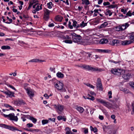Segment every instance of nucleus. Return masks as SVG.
<instances>
[{
	"label": "nucleus",
	"instance_id": "50",
	"mask_svg": "<svg viewBox=\"0 0 134 134\" xmlns=\"http://www.w3.org/2000/svg\"><path fill=\"white\" fill-rule=\"evenodd\" d=\"M108 94L109 95V98H112V96H111L112 94V92L111 91H109L108 92Z\"/></svg>",
	"mask_w": 134,
	"mask_h": 134
},
{
	"label": "nucleus",
	"instance_id": "63",
	"mask_svg": "<svg viewBox=\"0 0 134 134\" xmlns=\"http://www.w3.org/2000/svg\"><path fill=\"white\" fill-rule=\"evenodd\" d=\"M98 4H100L103 2V0H98Z\"/></svg>",
	"mask_w": 134,
	"mask_h": 134
},
{
	"label": "nucleus",
	"instance_id": "14",
	"mask_svg": "<svg viewBox=\"0 0 134 134\" xmlns=\"http://www.w3.org/2000/svg\"><path fill=\"white\" fill-rule=\"evenodd\" d=\"M8 129H9L13 131H15L16 130L21 131V130H20L18 129L16 127H14L13 126H10L8 125Z\"/></svg>",
	"mask_w": 134,
	"mask_h": 134
},
{
	"label": "nucleus",
	"instance_id": "10",
	"mask_svg": "<svg viewBox=\"0 0 134 134\" xmlns=\"http://www.w3.org/2000/svg\"><path fill=\"white\" fill-rule=\"evenodd\" d=\"M55 87L58 90H61L63 88L64 85L63 83L58 81L54 84Z\"/></svg>",
	"mask_w": 134,
	"mask_h": 134
},
{
	"label": "nucleus",
	"instance_id": "47",
	"mask_svg": "<svg viewBox=\"0 0 134 134\" xmlns=\"http://www.w3.org/2000/svg\"><path fill=\"white\" fill-rule=\"evenodd\" d=\"M33 125L32 123H28L27 124V126L29 128L32 127Z\"/></svg>",
	"mask_w": 134,
	"mask_h": 134
},
{
	"label": "nucleus",
	"instance_id": "7",
	"mask_svg": "<svg viewBox=\"0 0 134 134\" xmlns=\"http://www.w3.org/2000/svg\"><path fill=\"white\" fill-rule=\"evenodd\" d=\"M6 118H9L11 120H14L15 121H17L18 120V118L17 116H15L14 114V113L10 114L9 115H5L4 114H2Z\"/></svg>",
	"mask_w": 134,
	"mask_h": 134
},
{
	"label": "nucleus",
	"instance_id": "56",
	"mask_svg": "<svg viewBox=\"0 0 134 134\" xmlns=\"http://www.w3.org/2000/svg\"><path fill=\"white\" fill-rule=\"evenodd\" d=\"M102 83L101 80L99 79H98L97 80V84Z\"/></svg>",
	"mask_w": 134,
	"mask_h": 134
},
{
	"label": "nucleus",
	"instance_id": "1",
	"mask_svg": "<svg viewBox=\"0 0 134 134\" xmlns=\"http://www.w3.org/2000/svg\"><path fill=\"white\" fill-rule=\"evenodd\" d=\"M27 84L24 85V88L25 90L31 99L34 96L35 91L31 89L30 87H26Z\"/></svg>",
	"mask_w": 134,
	"mask_h": 134
},
{
	"label": "nucleus",
	"instance_id": "51",
	"mask_svg": "<svg viewBox=\"0 0 134 134\" xmlns=\"http://www.w3.org/2000/svg\"><path fill=\"white\" fill-rule=\"evenodd\" d=\"M102 111L103 112V113L104 114H105V115H107L108 114V113L107 112V111L106 110H105V109H102Z\"/></svg>",
	"mask_w": 134,
	"mask_h": 134
},
{
	"label": "nucleus",
	"instance_id": "60",
	"mask_svg": "<svg viewBox=\"0 0 134 134\" xmlns=\"http://www.w3.org/2000/svg\"><path fill=\"white\" fill-rule=\"evenodd\" d=\"M94 133H96L98 131V129L96 127L94 128V130L93 131Z\"/></svg>",
	"mask_w": 134,
	"mask_h": 134
},
{
	"label": "nucleus",
	"instance_id": "42",
	"mask_svg": "<svg viewBox=\"0 0 134 134\" xmlns=\"http://www.w3.org/2000/svg\"><path fill=\"white\" fill-rule=\"evenodd\" d=\"M86 85L87 86L89 87L90 88H92L94 89L95 87L93 85H92L90 83H87V84H86Z\"/></svg>",
	"mask_w": 134,
	"mask_h": 134
},
{
	"label": "nucleus",
	"instance_id": "58",
	"mask_svg": "<svg viewBox=\"0 0 134 134\" xmlns=\"http://www.w3.org/2000/svg\"><path fill=\"white\" fill-rule=\"evenodd\" d=\"M19 43H20V44H26L23 41H18Z\"/></svg>",
	"mask_w": 134,
	"mask_h": 134
},
{
	"label": "nucleus",
	"instance_id": "41",
	"mask_svg": "<svg viewBox=\"0 0 134 134\" xmlns=\"http://www.w3.org/2000/svg\"><path fill=\"white\" fill-rule=\"evenodd\" d=\"M26 115H22V116L21 117V119L23 120V121H26V119L25 118L26 117Z\"/></svg>",
	"mask_w": 134,
	"mask_h": 134
},
{
	"label": "nucleus",
	"instance_id": "16",
	"mask_svg": "<svg viewBox=\"0 0 134 134\" xmlns=\"http://www.w3.org/2000/svg\"><path fill=\"white\" fill-rule=\"evenodd\" d=\"M4 93L8 95L9 97H11L14 96V93L9 91H8L6 92H4Z\"/></svg>",
	"mask_w": 134,
	"mask_h": 134
},
{
	"label": "nucleus",
	"instance_id": "34",
	"mask_svg": "<svg viewBox=\"0 0 134 134\" xmlns=\"http://www.w3.org/2000/svg\"><path fill=\"white\" fill-rule=\"evenodd\" d=\"M132 111L131 114L132 115H134V101L132 103Z\"/></svg>",
	"mask_w": 134,
	"mask_h": 134
},
{
	"label": "nucleus",
	"instance_id": "25",
	"mask_svg": "<svg viewBox=\"0 0 134 134\" xmlns=\"http://www.w3.org/2000/svg\"><path fill=\"white\" fill-rule=\"evenodd\" d=\"M1 48L3 50L9 49L10 48V47L8 46H3L1 47Z\"/></svg>",
	"mask_w": 134,
	"mask_h": 134
},
{
	"label": "nucleus",
	"instance_id": "21",
	"mask_svg": "<svg viewBox=\"0 0 134 134\" xmlns=\"http://www.w3.org/2000/svg\"><path fill=\"white\" fill-rule=\"evenodd\" d=\"M56 75L58 77L60 78H63L64 77V75L60 72H58L57 73Z\"/></svg>",
	"mask_w": 134,
	"mask_h": 134
},
{
	"label": "nucleus",
	"instance_id": "20",
	"mask_svg": "<svg viewBox=\"0 0 134 134\" xmlns=\"http://www.w3.org/2000/svg\"><path fill=\"white\" fill-rule=\"evenodd\" d=\"M44 61L43 60H40L39 59H33L30 60H29V62H43Z\"/></svg>",
	"mask_w": 134,
	"mask_h": 134
},
{
	"label": "nucleus",
	"instance_id": "44",
	"mask_svg": "<svg viewBox=\"0 0 134 134\" xmlns=\"http://www.w3.org/2000/svg\"><path fill=\"white\" fill-rule=\"evenodd\" d=\"M6 85L8 87H10L11 88H12V89H13L14 90H15V91H16V89L12 86L10 85L9 84H7Z\"/></svg>",
	"mask_w": 134,
	"mask_h": 134
},
{
	"label": "nucleus",
	"instance_id": "18",
	"mask_svg": "<svg viewBox=\"0 0 134 134\" xmlns=\"http://www.w3.org/2000/svg\"><path fill=\"white\" fill-rule=\"evenodd\" d=\"M108 42V40L105 38H103L101 39L99 41V43L100 44H106Z\"/></svg>",
	"mask_w": 134,
	"mask_h": 134
},
{
	"label": "nucleus",
	"instance_id": "64",
	"mask_svg": "<svg viewBox=\"0 0 134 134\" xmlns=\"http://www.w3.org/2000/svg\"><path fill=\"white\" fill-rule=\"evenodd\" d=\"M71 37L68 35H66L65 37V39L70 40L71 39Z\"/></svg>",
	"mask_w": 134,
	"mask_h": 134
},
{
	"label": "nucleus",
	"instance_id": "39",
	"mask_svg": "<svg viewBox=\"0 0 134 134\" xmlns=\"http://www.w3.org/2000/svg\"><path fill=\"white\" fill-rule=\"evenodd\" d=\"M88 95L89 97H88L87 98V99H90V100H94V98L93 97L91 96L89 94H88Z\"/></svg>",
	"mask_w": 134,
	"mask_h": 134
},
{
	"label": "nucleus",
	"instance_id": "54",
	"mask_svg": "<svg viewBox=\"0 0 134 134\" xmlns=\"http://www.w3.org/2000/svg\"><path fill=\"white\" fill-rule=\"evenodd\" d=\"M121 12H123L124 14H125L127 13V11L123 9H121Z\"/></svg>",
	"mask_w": 134,
	"mask_h": 134
},
{
	"label": "nucleus",
	"instance_id": "36",
	"mask_svg": "<svg viewBox=\"0 0 134 134\" xmlns=\"http://www.w3.org/2000/svg\"><path fill=\"white\" fill-rule=\"evenodd\" d=\"M48 122V120H43L42 121V124L43 125H44L47 124Z\"/></svg>",
	"mask_w": 134,
	"mask_h": 134
},
{
	"label": "nucleus",
	"instance_id": "46",
	"mask_svg": "<svg viewBox=\"0 0 134 134\" xmlns=\"http://www.w3.org/2000/svg\"><path fill=\"white\" fill-rule=\"evenodd\" d=\"M71 22L70 21L69 22L68 24V27L71 29H72L73 28V26L71 25Z\"/></svg>",
	"mask_w": 134,
	"mask_h": 134
},
{
	"label": "nucleus",
	"instance_id": "32",
	"mask_svg": "<svg viewBox=\"0 0 134 134\" xmlns=\"http://www.w3.org/2000/svg\"><path fill=\"white\" fill-rule=\"evenodd\" d=\"M112 43L113 45H116L119 43V41L118 40H114L113 41Z\"/></svg>",
	"mask_w": 134,
	"mask_h": 134
},
{
	"label": "nucleus",
	"instance_id": "17",
	"mask_svg": "<svg viewBox=\"0 0 134 134\" xmlns=\"http://www.w3.org/2000/svg\"><path fill=\"white\" fill-rule=\"evenodd\" d=\"M65 130L66 134H75L71 131L70 128L69 127L66 128Z\"/></svg>",
	"mask_w": 134,
	"mask_h": 134
},
{
	"label": "nucleus",
	"instance_id": "24",
	"mask_svg": "<svg viewBox=\"0 0 134 134\" xmlns=\"http://www.w3.org/2000/svg\"><path fill=\"white\" fill-rule=\"evenodd\" d=\"M62 17L60 16H57L55 17V19L57 21H61L62 19Z\"/></svg>",
	"mask_w": 134,
	"mask_h": 134
},
{
	"label": "nucleus",
	"instance_id": "22",
	"mask_svg": "<svg viewBox=\"0 0 134 134\" xmlns=\"http://www.w3.org/2000/svg\"><path fill=\"white\" fill-rule=\"evenodd\" d=\"M73 27H74L76 28L79 27V25L77 24V22L73 20Z\"/></svg>",
	"mask_w": 134,
	"mask_h": 134
},
{
	"label": "nucleus",
	"instance_id": "48",
	"mask_svg": "<svg viewBox=\"0 0 134 134\" xmlns=\"http://www.w3.org/2000/svg\"><path fill=\"white\" fill-rule=\"evenodd\" d=\"M95 109L93 108H91L90 109V113L91 114H92L94 112V111L95 110Z\"/></svg>",
	"mask_w": 134,
	"mask_h": 134
},
{
	"label": "nucleus",
	"instance_id": "31",
	"mask_svg": "<svg viewBox=\"0 0 134 134\" xmlns=\"http://www.w3.org/2000/svg\"><path fill=\"white\" fill-rule=\"evenodd\" d=\"M71 122L72 124L74 125H76L77 124V120L75 119H72L71 120Z\"/></svg>",
	"mask_w": 134,
	"mask_h": 134
},
{
	"label": "nucleus",
	"instance_id": "23",
	"mask_svg": "<svg viewBox=\"0 0 134 134\" xmlns=\"http://www.w3.org/2000/svg\"><path fill=\"white\" fill-rule=\"evenodd\" d=\"M29 119L32 121L34 123H35L37 122V119L34 118L32 116H29Z\"/></svg>",
	"mask_w": 134,
	"mask_h": 134
},
{
	"label": "nucleus",
	"instance_id": "9",
	"mask_svg": "<svg viewBox=\"0 0 134 134\" xmlns=\"http://www.w3.org/2000/svg\"><path fill=\"white\" fill-rule=\"evenodd\" d=\"M97 101L102 104L104 106L109 108L110 107V103L108 102H107L101 99H96Z\"/></svg>",
	"mask_w": 134,
	"mask_h": 134
},
{
	"label": "nucleus",
	"instance_id": "5",
	"mask_svg": "<svg viewBox=\"0 0 134 134\" xmlns=\"http://www.w3.org/2000/svg\"><path fill=\"white\" fill-rule=\"evenodd\" d=\"M81 67L86 69L88 70L93 71H101L102 69L99 68L97 67H92L88 65H83L81 66Z\"/></svg>",
	"mask_w": 134,
	"mask_h": 134
},
{
	"label": "nucleus",
	"instance_id": "38",
	"mask_svg": "<svg viewBox=\"0 0 134 134\" xmlns=\"http://www.w3.org/2000/svg\"><path fill=\"white\" fill-rule=\"evenodd\" d=\"M52 4V3L51 2H49L47 3V7L49 9H51L52 8L51 5Z\"/></svg>",
	"mask_w": 134,
	"mask_h": 134
},
{
	"label": "nucleus",
	"instance_id": "43",
	"mask_svg": "<svg viewBox=\"0 0 134 134\" xmlns=\"http://www.w3.org/2000/svg\"><path fill=\"white\" fill-rule=\"evenodd\" d=\"M64 42L67 43L71 44L72 43V41L71 40H66L64 41Z\"/></svg>",
	"mask_w": 134,
	"mask_h": 134
},
{
	"label": "nucleus",
	"instance_id": "57",
	"mask_svg": "<svg viewBox=\"0 0 134 134\" xmlns=\"http://www.w3.org/2000/svg\"><path fill=\"white\" fill-rule=\"evenodd\" d=\"M54 24L52 23L50 24H49L48 26L49 27H51L54 26Z\"/></svg>",
	"mask_w": 134,
	"mask_h": 134
},
{
	"label": "nucleus",
	"instance_id": "35",
	"mask_svg": "<svg viewBox=\"0 0 134 134\" xmlns=\"http://www.w3.org/2000/svg\"><path fill=\"white\" fill-rule=\"evenodd\" d=\"M8 125L4 124H0V127L6 129H8Z\"/></svg>",
	"mask_w": 134,
	"mask_h": 134
},
{
	"label": "nucleus",
	"instance_id": "19",
	"mask_svg": "<svg viewBox=\"0 0 134 134\" xmlns=\"http://www.w3.org/2000/svg\"><path fill=\"white\" fill-rule=\"evenodd\" d=\"M108 25V23L107 22H104L103 23L100 25V26H98L99 29H101L102 28L105 27Z\"/></svg>",
	"mask_w": 134,
	"mask_h": 134
},
{
	"label": "nucleus",
	"instance_id": "59",
	"mask_svg": "<svg viewBox=\"0 0 134 134\" xmlns=\"http://www.w3.org/2000/svg\"><path fill=\"white\" fill-rule=\"evenodd\" d=\"M99 118L101 120H103L104 117L103 116L99 115Z\"/></svg>",
	"mask_w": 134,
	"mask_h": 134
},
{
	"label": "nucleus",
	"instance_id": "2",
	"mask_svg": "<svg viewBox=\"0 0 134 134\" xmlns=\"http://www.w3.org/2000/svg\"><path fill=\"white\" fill-rule=\"evenodd\" d=\"M71 35L72 36V40L74 42L79 44L81 43V37L80 35H77L75 33L71 34Z\"/></svg>",
	"mask_w": 134,
	"mask_h": 134
},
{
	"label": "nucleus",
	"instance_id": "15",
	"mask_svg": "<svg viewBox=\"0 0 134 134\" xmlns=\"http://www.w3.org/2000/svg\"><path fill=\"white\" fill-rule=\"evenodd\" d=\"M75 108L80 113H82L84 111V109L81 107H76Z\"/></svg>",
	"mask_w": 134,
	"mask_h": 134
},
{
	"label": "nucleus",
	"instance_id": "52",
	"mask_svg": "<svg viewBox=\"0 0 134 134\" xmlns=\"http://www.w3.org/2000/svg\"><path fill=\"white\" fill-rule=\"evenodd\" d=\"M63 118V117L61 116H58L57 117V119L59 120H62Z\"/></svg>",
	"mask_w": 134,
	"mask_h": 134
},
{
	"label": "nucleus",
	"instance_id": "12",
	"mask_svg": "<svg viewBox=\"0 0 134 134\" xmlns=\"http://www.w3.org/2000/svg\"><path fill=\"white\" fill-rule=\"evenodd\" d=\"M122 75V77L125 79L127 80L130 79L131 77V75L130 74L127 73L126 71H125V72Z\"/></svg>",
	"mask_w": 134,
	"mask_h": 134
},
{
	"label": "nucleus",
	"instance_id": "40",
	"mask_svg": "<svg viewBox=\"0 0 134 134\" xmlns=\"http://www.w3.org/2000/svg\"><path fill=\"white\" fill-rule=\"evenodd\" d=\"M55 68L54 67H50L49 68V70L50 71L53 72L54 73L55 72Z\"/></svg>",
	"mask_w": 134,
	"mask_h": 134
},
{
	"label": "nucleus",
	"instance_id": "37",
	"mask_svg": "<svg viewBox=\"0 0 134 134\" xmlns=\"http://www.w3.org/2000/svg\"><path fill=\"white\" fill-rule=\"evenodd\" d=\"M129 39L131 41H134V36L133 34H131L129 36Z\"/></svg>",
	"mask_w": 134,
	"mask_h": 134
},
{
	"label": "nucleus",
	"instance_id": "55",
	"mask_svg": "<svg viewBox=\"0 0 134 134\" xmlns=\"http://www.w3.org/2000/svg\"><path fill=\"white\" fill-rule=\"evenodd\" d=\"M44 96L45 97L46 99H48L49 97V96H48L47 94H45L44 95Z\"/></svg>",
	"mask_w": 134,
	"mask_h": 134
},
{
	"label": "nucleus",
	"instance_id": "30",
	"mask_svg": "<svg viewBox=\"0 0 134 134\" xmlns=\"http://www.w3.org/2000/svg\"><path fill=\"white\" fill-rule=\"evenodd\" d=\"M120 89L121 90L125 92L126 93H127L129 92V90L127 89L126 88H123L122 87H120Z\"/></svg>",
	"mask_w": 134,
	"mask_h": 134
},
{
	"label": "nucleus",
	"instance_id": "62",
	"mask_svg": "<svg viewBox=\"0 0 134 134\" xmlns=\"http://www.w3.org/2000/svg\"><path fill=\"white\" fill-rule=\"evenodd\" d=\"M111 119L114 120L115 119V116L114 115H112L111 116Z\"/></svg>",
	"mask_w": 134,
	"mask_h": 134
},
{
	"label": "nucleus",
	"instance_id": "33",
	"mask_svg": "<svg viewBox=\"0 0 134 134\" xmlns=\"http://www.w3.org/2000/svg\"><path fill=\"white\" fill-rule=\"evenodd\" d=\"M42 5L41 4L40 6L39 5H37V7L35 8L37 12L39 11L40 10L42 9Z\"/></svg>",
	"mask_w": 134,
	"mask_h": 134
},
{
	"label": "nucleus",
	"instance_id": "3",
	"mask_svg": "<svg viewBox=\"0 0 134 134\" xmlns=\"http://www.w3.org/2000/svg\"><path fill=\"white\" fill-rule=\"evenodd\" d=\"M130 25L129 24L127 23L122 25H120L115 27V30L118 31H121L126 29Z\"/></svg>",
	"mask_w": 134,
	"mask_h": 134
},
{
	"label": "nucleus",
	"instance_id": "4",
	"mask_svg": "<svg viewBox=\"0 0 134 134\" xmlns=\"http://www.w3.org/2000/svg\"><path fill=\"white\" fill-rule=\"evenodd\" d=\"M111 73L116 75L120 76L125 72V70L119 69H112L111 70Z\"/></svg>",
	"mask_w": 134,
	"mask_h": 134
},
{
	"label": "nucleus",
	"instance_id": "11",
	"mask_svg": "<svg viewBox=\"0 0 134 134\" xmlns=\"http://www.w3.org/2000/svg\"><path fill=\"white\" fill-rule=\"evenodd\" d=\"M15 103L16 105L18 106H20L21 105L26 104L25 102L21 99L15 101Z\"/></svg>",
	"mask_w": 134,
	"mask_h": 134
},
{
	"label": "nucleus",
	"instance_id": "45",
	"mask_svg": "<svg viewBox=\"0 0 134 134\" xmlns=\"http://www.w3.org/2000/svg\"><path fill=\"white\" fill-rule=\"evenodd\" d=\"M132 15V13L130 11H129L126 13V17L127 16H131Z\"/></svg>",
	"mask_w": 134,
	"mask_h": 134
},
{
	"label": "nucleus",
	"instance_id": "29",
	"mask_svg": "<svg viewBox=\"0 0 134 134\" xmlns=\"http://www.w3.org/2000/svg\"><path fill=\"white\" fill-rule=\"evenodd\" d=\"M97 87L98 89L100 90H102V83L97 84Z\"/></svg>",
	"mask_w": 134,
	"mask_h": 134
},
{
	"label": "nucleus",
	"instance_id": "27",
	"mask_svg": "<svg viewBox=\"0 0 134 134\" xmlns=\"http://www.w3.org/2000/svg\"><path fill=\"white\" fill-rule=\"evenodd\" d=\"M82 4L88 5L90 4L89 1L88 0H82Z\"/></svg>",
	"mask_w": 134,
	"mask_h": 134
},
{
	"label": "nucleus",
	"instance_id": "6",
	"mask_svg": "<svg viewBox=\"0 0 134 134\" xmlns=\"http://www.w3.org/2000/svg\"><path fill=\"white\" fill-rule=\"evenodd\" d=\"M43 12L44 19L45 20L47 21L49 18V15L52 12L46 8L43 9Z\"/></svg>",
	"mask_w": 134,
	"mask_h": 134
},
{
	"label": "nucleus",
	"instance_id": "28",
	"mask_svg": "<svg viewBox=\"0 0 134 134\" xmlns=\"http://www.w3.org/2000/svg\"><path fill=\"white\" fill-rule=\"evenodd\" d=\"M105 14L106 15H109V16H110L112 14V13L111 11L108 9H107L106 10V12L105 13Z\"/></svg>",
	"mask_w": 134,
	"mask_h": 134
},
{
	"label": "nucleus",
	"instance_id": "49",
	"mask_svg": "<svg viewBox=\"0 0 134 134\" xmlns=\"http://www.w3.org/2000/svg\"><path fill=\"white\" fill-rule=\"evenodd\" d=\"M103 4L104 6L109 5L110 3L108 2H105L103 3Z\"/></svg>",
	"mask_w": 134,
	"mask_h": 134
},
{
	"label": "nucleus",
	"instance_id": "26",
	"mask_svg": "<svg viewBox=\"0 0 134 134\" xmlns=\"http://www.w3.org/2000/svg\"><path fill=\"white\" fill-rule=\"evenodd\" d=\"M87 23H85L84 21H82L79 25V27H83L87 25Z\"/></svg>",
	"mask_w": 134,
	"mask_h": 134
},
{
	"label": "nucleus",
	"instance_id": "61",
	"mask_svg": "<svg viewBox=\"0 0 134 134\" xmlns=\"http://www.w3.org/2000/svg\"><path fill=\"white\" fill-rule=\"evenodd\" d=\"M48 119H49V120L52 121H53V122H54L55 121V119L54 118H53L52 119H51V118H49Z\"/></svg>",
	"mask_w": 134,
	"mask_h": 134
},
{
	"label": "nucleus",
	"instance_id": "8",
	"mask_svg": "<svg viewBox=\"0 0 134 134\" xmlns=\"http://www.w3.org/2000/svg\"><path fill=\"white\" fill-rule=\"evenodd\" d=\"M54 106L58 113L59 114H61L63 110V106L58 104H55L54 105Z\"/></svg>",
	"mask_w": 134,
	"mask_h": 134
},
{
	"label": "nucleus",
	"instance_id": "13",
	"mask_svg": "<svg viewBox=\"0 0 134 134\" xmlns=\"http://www.w3.org/2000/svg\"><path fill=\"white\" fill-rule=\"evenodd\" d=\"M132 42V41L130 40H124L121 41L120 43L122 45H127L131 43Z\"/></svg>",
	"mask_w": 134,
	"mask_h": 134
},
{
	"label": "nucleus",
	"instance_id": "53",
	"mask_svg": "<svg viewBox=\"0 0 134 134\" xmlns=\"http://www.w3.org/2000/svg\"><path fill=\"white\" fill-rule=\"evenodd\" d=\"M83 129H85V130L84 131V133L85 134H86L88 132V129H85V128H83Z\"/></svg>",
	"mask_w": 134,
	"mask_h": 134
}]
</instances>
